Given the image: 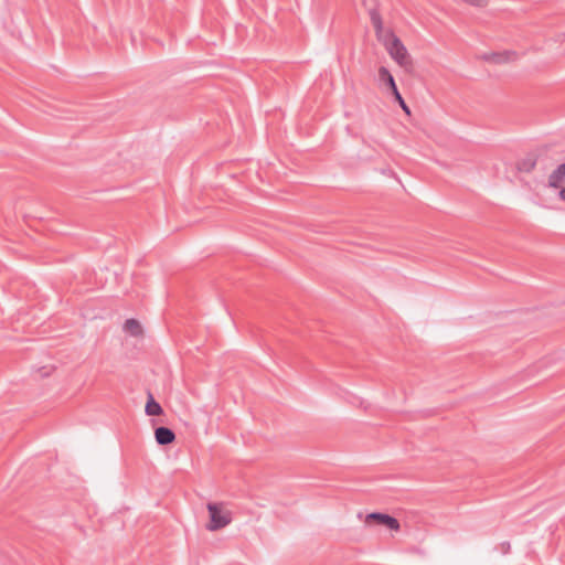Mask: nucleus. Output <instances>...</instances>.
Listing matches in <instances>:
<instances>
[{
  "mask_svg": "<svg viewBox=\"0 0 565 565\" xmlns=\"http://www.w3.org/2000/svg\"><path fill=\"white\" fill-rule=\"evenodd\" d=\"M377 40L383 43L390 56L402 67L413 66L412 58L403 42L392 30L382 29V32L375 33Z\"/></svg>",
  "mask_w": 565,
  "mask_h": 565,
  "instance_id": "obj_1",
  "label": "nucleus"
},
{
  "mask_svg": "<svg viewBox=\"0 0 565 565\" xmlns=\"http://www.w3.org/2000/svg\"><path fill=\"white\" fill-rule=\"evenodd\" d=\"M206 508L210 514V522L206 525L209 531H217L232 522V513L222 511L217 503L210 502Z\"/></svg>",
  "mask_w": 565,
  "mask_h": 565,
  "instance_id": "obj_2",
  "label": "nucleus"
},
{
  "mask_svg": "<svg viewBox=\"0 0 565 565\" xmlns=\"http://www.w3.org/2000/svg\"><path fill=\"white\" fill-rule=\"evenodd\" d=\"M379 79L381 83H383L390 89L394 99L398 103V105L402 107V109L406 114L409 115L411 110H409L407 104L405 103L403 96L401 95L393 75L385 66H381L379 68Z\"/></svg>",
  "mask_w": 565,
  "mask_h": 565,
  "instance_id": "obj_3",
  "label": "nucleus"
},
{
  "mask_svg": "<svg viewBox=\"0 0 565 565\" xmlns=\"http://www.w3.org/2000/svg\"><path fill=\"white\" fill-rule=\"evenodd\" d=\"M365 522L366 524L383 525L392 531H398L401 526L396 518L382 512H372L367 514Z\"/></svg>",
  "mask_w": 565,
  "mask_h": 565,
  "instance_id": "obj_4",
  "label": "nucleus"
},
{
  "mask_svg": "<svg viewBox=\"0 0 565 565\" xmlns=\"http://www.w3.org/2000/svg\"><path fill=\"white\" fill-rule=\"evenodd\" d=\"M363 6L366 8L371 23L374 28L375 33L382 32L383 20L381 13L379 11V1L377 0H362Z\"/></svg>",
  "mask_w": 565,
  "mask_h": 565,
  "instance_id": "obj_5",
  "label": "nucleus"
},
{
  "mask_svg": "<svg viewBox=\"0 0 565 565\" xmlns=\"http://www.w3.org/2000/svg\"><path fill=\"white\" fill-rule=\"evenodd\" d=\"M482 58L486 62H490L493 64H503L515 61L518 58V53L515 51L493 52L484 54Z\"/></svg>",
  "mask_w": 565,
  "mask_h": 565,
  "instance_id": "obj_6",
  "label": "nucleus"
},
{
  "mask_svg": "<svg viewBox=\"0 0 565 565\" xmlns=\"http://www.w3.org/2000/svg\"><path fill=\"white\" fill-rule=\"evenodd\" d=\"M154 438L158 445L167 446L174 441L175 434L174 431L166 426H159L154 429Z\"/></svg>",
  "mask_w": 565,
  "mask_h": 565,
  "instance_id": "obj_7",
  "label": "nucleus"
},
{
  "mask_svg": "<svg viewBox=\"0 0 565 565\" xmlns=\"http://www.w3.org/2000/svg\"><path fill=\"white\" fill-rule=\"evenodd\" d=\"M565 179V162L559 164L553 172L548 175V186L553 189H558Z\"/></svg>",
  "mask_w": 565,
  "mask_h": 565,
  "instance_id": "obj_8",
  "label": "nucleus"
},
{
  "mask_svg": "<svg viewBox=\"0 0 565 565\" xmlns=\"http://www.w3.org/2000/svg\"><path fill=\"white\" fill-rule=\"evenodd\" d=\"M536 163L537 156L530 153L518 162L516 168L521 172L530 173L535 169Z\"/></svg>",
  "mask_w": 565,
  "mask_h": 565,
  "instance_id": "obj_9",
  "label": "nucleus"
},
{
  "mask_svg": "<svg viewBox=\"0 0 565 565\" xmlns=\"http://www.w3.org/2000/svg\"><path fill=\"white\" fill-rule=\"evenodd\" d=\"M124 331L129 333L132 337H139L142 334L141 324L137 319L130 318L127 319L122 327Z\"/></svg>",
  "mask_w": 565,
  "mask_h": 565,
  "instance_id": "obj_10",
  "label": "nucleus"
},
{
  "mask_svg": "<svg viewBox=\"0 0 565 565\" xmlns=\"http://www.w3.org/2000/svg\"><path fill=\"white\" fill-rule=\"evenodd\" d=\"M145 411L146 414L149 416H158L163 413L161 405L153 398V395L151 393L148 394Z\"/></svg>",
  "mask_w": 565,
  "mask_h": 565,
  "instance_id": "obj_11",
  "label": "nucleus"
},
{
  "mask_svg": "<svg viewBox=\"0 0 565 565\" xmlns=\"http://www.w3.org/2000/svg\"><path fill=\"white\" fill-rule=\"evenodd\" d=\"M558 198L565 202V188H562L558 192Z\"/></svg>",
  "mask_w": 565,
  "mask_h": 565,
  "instance_id": "obj_12",
  "label": "nucleus"
},
{
  "mask_svg": "<svg viewBox=\"0 0 565 565\" xmlns=\"http://www.w3.org/2000/svg\"><path fill=\"white\" fill-rule=\"evenodd\" d=\"M502 546H503V548H504V553H507V552L509 551V548H510V543L504 542V543L502 544Z\"/></svg>",
  "mask_w": 565,
  "mask_h": 565,
  "instance_id": "obj_13",
  "label": "nucleus"
}]
</instances>
